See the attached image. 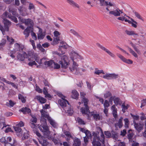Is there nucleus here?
Instances as JSON below:
<instances>
[{
    "mask_svg": "<svg viewBox=\"0 0 146 146\" xmlns=\"http://www.w3.org/2000/svg\"><path fill=\"white\" fill-rule=\"evenodd\" d=\"M60 43L62 44V45L60 46L58 48L60 52H59L57 53V54L59 56L61 57V60H60L58 63L61 65V67L62 68H66L69 64V60L68 57L66 56L63 55L62 56L61 55L65 53V51L62 50V49H66L67 48L68 45L64 42H62Z\"/></svg>",
    "mask_w": 146,
    "mask_h": 146,
    "instance_id": "1",
    "label": "nucleus"
},
{
    "mask_svg": "<svg viewBox=\"0 0 146 146\" xmlns=\"http://www.w3.org/2000/svg\"><path fill=\"white\" fill-rule=\"evenodd\" d=\"M36 135L39 138L38 139V141L40 144L42 145V146H48L49 143L45 139V138L41 136L40 134L38 131L35 132Z\"/></svg>",
    "mask_w": 146,
    "mask_h": 146,
    "instance_id": "2",
    "label": "nucleus"
},
{
    "mask_svg": "<svg viewBox=\"0 0 146 146\" xmlns=\"http://www.w3.org/2000/svg\"><path fill=\"white\" fill-rule=\"evenodd\" d=\"M40 112L41 114L40 120L41 124H47L46 119L48 121L50 117L48 114H46L45 113V112L43 111V110H41Z\"/></svg>",
    "mask_w": 146,
    "mask_h": 146,
    "instance_id": "3",
    "label": "nucleus"
},
{
    "mask_svg": "<svg viewBox=\"0 0 146 146\" xmlns=\"http://www.w3.org/2000/svg\"><path fill=\"white\" fill-rule=\"evenodd\" d=\"M109 14L112 15L115 17L119 16L121 14L123 13L122 9L120 10L118 8L116 7L113 10L109 12Z\"/></svg>",
    "mask_w": 146,
    "mask_h": 146,
    "instance_id": "4",
    "label": "nucleus"
},
{
    "mask_svg": "<svg viewBox=\"0 0 146 146\" xmlns=\"http://www.w3.org/2000/svg\"><path fill=\"white\" fill-rule=\"evenodd\" d=\"M93 135L94 136L92 141V146H101L100 140L99 137L96 134L93 132Z\"/></svg>",
    "mask_w": 146,
    "mask_h": 146,
    "instance_id": "5",
    "label": "nucleus"
},
{
    "mask_svg": "<svg viewBox=\"0 0 146 146\" xmlns=\"http://www.w3.org/2000/svg\"><path fill=\"white\" fill-rule=\"evenodd\" d=\"M39 129L40 131L44 133V135L48 136L50 134V131L47 124H41Z\"/></svg>",
    "mask_w": 146,
    "mask_h": 146,
    "instance_id": "6",
    "label": "nucleus"
},
{
    "mask_svg": "<svg viewBox=\"0 0 146 146\" xmlns=\"http://www.w3.org/2000/svg\"><path fill=\"white\" fill-rule=\"evenodd\" d=\"M3 23L4 24V32L9 31V27L11 25V22L7 19H4L3 20Z\"/></svg>",
    "mask_w": 146,
    "mask_h": 146,
    "instance_id": "7",
    "label": "nucleus"
},
{
    "mask_svg": "<svg viewBox=\"0 0 146 146\" xmlns=\"http://www.w3.org/2000/svg\"><path fill=\"white\" fill-rule=\"evenodd\" d=\"M117 19L118 20L123 21H125V22H127L129 24H131V26L135 28H136L137 27V23L136 21V23H134L132 21H131L130 20H127L125 17H118Z\"/></svg>",
    "mask_w": 146,
    "mask_h": 146,
    "instance_id": "8",
    "label": "nucleus"
},
{
    "mask_svg": "<svg viewBox=\"0 0 146 146\" xmlns=\"http://www.w3.org/2000/svg\"><path fill=\"white\" fill-rule=\"evenodd\" d=\"M119 76L118 74H116L115 73L106 74L104 75L103 78L108 80L114 79L118 78Z\"/></svg>",
    "mask_w": 146,
    "mask_h": 146,
    "instance_id": "9",
    "label": "nucleus"
},
{
    "mask_svg": "<svg viewBox=\"0 0 146 146\" xmlns=\"http://www.w3.org/2000/svg\"><path fill=\"white\" fill-rule=\"evenodd\" d=\"M96 45L99 48L107 52L111 57L113 58L115 57V56L114 54L111 52L109 50L105 48L104 46L98 43H97Z\"/></svg>",
    "mask_w": 146,
    "mask_h": 146,
    "instance_id": "10",
    "label": "nucleus"
},
{
    "mask_svg": "<svg viewBox=\"0 0 146 146\" xmlns=\"http://www.w3.org/2000/svg\"><path fill=\"white\" fill-rule=\"evenodd\" d=\"M100 1V5L101 6L106 5V6H109L110 7H115L116 6L115 4L113 2L111 1L108 2L105 1V0H98Z\"/></svg>",
    "mask_w": 146,
    "mask_h": 146,
    "instance_id": "11",
    "label": "nucleus"
},
{
    "mask_svg": "<svg viewBox=\"0 0 146 146\" xmlns=\"http://www.w3.org/2000/svg\"><path fill=\"white\" fill-rule=\"evenodd\" d=\"M84 103V106L81 108V111L82 114H87L88 112L90 113V110L89 109V107L88 106V103Z\"/></svg>",
    "mask_w": 146,
    "mask_h": 146,
    "instance_id": "12",
    "label": "nucleus"
},
{
    "mask_svg": "<svg viewBox=\"0 0 146 146\" xmlns=\"http://www.w3.org/2000/svg\"><path fill=\"white\" fill-rule=\"evenodd\" d=\"M14 47L15 48L13 49V50H15L16 52L17 51L21 52L23 50L24 46L21 44L16 43L14 44Z\"/></svg>",
    "mask_w": 146,
    "mask_h": 146,
    "instance_id": "13",
    "label": "nucleus"
},
{
    "mask_svg": "<svg viewBox=\"0 0 146 146\" xmlns=\"http://www.w3.org/2000/svg\"><path fill=\"white\" fill-rule=\"evenodd\" d=\"M13 128L16 132V135L19 137H21L23 135V131L21 128L16 126H14Z\"/></svg>",
    "mask_w": 146,
    "mask_h": 146,
    "instance_id": "14",
    "label": "nucleus"
},
{
    "mask_svg": "<svg viewBox=\"0 0 146 146\" xmlns=\"http://www.w3.org/2000/svg\"><path fill=\"white\" fill-rule=\"evenodd\" d=\"M90 115L93 116L94 119L98 121L100 119V116L99 114L97 113L96 111H93L90 113Z\"/></svg>",
    "mask_w": 146,
    "mask_h": 146,
    "instance_id": "15",
    "label": "nucleus"
},
{
    "mask_svg": "<svg viewBox=\"0 0 146 146\" xmlns=\"http://www.w3.org/2000/svg\"><path fill=\"white\" fill-rule=\"evenodd\" d=\"M134 126L136 129L139 133L143 129V125L140 123H136L135 121H133Z\"/></svg>",
    "mask_w": 146,
    "mask_h": 146,
    "instance_id": "16",
    "label": "nucleus"
},
{
    "mask_svg": "<svg viewBox=\"0 0 146 146\" xmlns=\"http://www.w3.org/2000/svg\"><path fill=\"white\" fill-rule=\"evenodd\" d=\"M134 133L132 132V130H129L127 132V138L129 139V142H134V141L132 139V137L133 136Z\"/></svg>",
    "mask_w": 146,
    "mask_h": 146,
    "instance_id": "17",
    "label": "nucleus"
},
{
    "mask_svg": "<svg viewBox=\"0 0 146 146\" xmlns=\"http://www.w3.org/2000/svg\"><path fill=\"white\" fill-rule=\"evenodd\" d=\"M58 103L63 108L65 107L67 103L69 105L68 102L64 99L62 100H60L58 101Z\"/></svg>",
    "mask_w": 146,
    "mask_h": 146,
    "instance_id": "18",
    "label": "nucleus"
},
{
    "mask_svg": "<svg viewBox=\"0 0 146 146\" xmlns=\"http://www.w3.org/2000/svg\"><path fill=\"white\" fill-rule=\"evenodd\" d=\"M32 29L31 27H29L25 30L23 33L25 35L26 38H27L29 36L32 30Z\"/></svg>",
    "mask_w": 146,
    "mask_h": 146,
    "instance_id": "19",
    "label": "nucleus"
},
{
    "mask_svg": "<svg viewBox=\"0 0 146 146\" xmlns=\"http://www.w3.org/2000/svg\"><path fill=\"white\" fill-rule=\"evenodd\" d=\"M35 99H36L41 104H44L46 102V99L42 97L39 96H35Z\"/></svg>",
    "mask_w": 146,
    "mask_h": 146,
    "instance_id": "20",
    "label": "nucleus"
},
{
    "mask_svg": "<svg viewBox=\"0 0 146 146\" xmlns=\"http://www.w3.org/2000/svg\"><path fill=\"white\" fill-rule=\"evenodd\" d=\"M70 71L72 72V73L76 75H79L80 74V69L77 67H75V66L72 67V68H69Z\"/></svg>",
    "mask_w": 146,
    "mask_h": 146,
    "instance_id": "21",
    "label": "nucleus"
},
{
    "mask_svg": "<svg viewBox=\"0 0 146 146\" xmlns=\"http://www.w3.org/2000/svg\"><path fill=\"white\" fill-rule=\"evenodd\" d=\"M24 23L26 25H30V27H31V28L33 27L34 25V23L33 21L29 19H25Z\"/></svg>",
    "mask_w": 146,
    "mask_h": 146,
    "instance_id": "22",
    "label": "nucleus"
},
{
    "mask_svg": "<svg viewBox=\"0 0 146 146\" xmlns=\"http://www.w3.org/2000/svg\"><path fill=\"white\" fill-rule=\"evenodd\" d=\"M72 93V94L71 96L72 98L74 99H77L79 96V94L77 91L75 90H73Z\"/></svg>",
    "mask_w": 146,
    "mask_h": 146,
    "instance_id": "23",
    "label": "nucleus"
},
{
    "mask_svg": "<svg viewBox=\"0 0 146 146\" xmlns=\"http://www.w3.org/2000/svg\"><path fill=\"white\" fill-rule=\"evenodd\" d=\"M113 102L116 106L118 105H121L122 103L121 100L118 97L115 98L114 99Z\"/></svg>",
    "mask_w": 146,
    "mask_h": 146,
    "instance_id": "24",
    "label": "nucleus"
},
{
    "mask_svg": "<svg viewBox=\"0 0 146 146\" xmlns=\"http://www.w3.org/2000/svg\"><path fill=\"white\" fill-rule=\"evenodd\" d=\"M85 95L86 94L85 93L83 92H80V96L81 98H82V103H88V100L85 97Z\"/></svg>",
    "mask_w": 146,
    "mask_h": 146,
    "instance_id": "25",
    "label": "nucleus"
},
{
    "mask_svg": "<svg viewBox=\"0 0 146 146\" xmlns=\"http://www.w3.org/2000/svg\"><path fill=\"white\" fill-rule=\"evenodd\" d=\"M20 111L22 112L24 114L27 113H31V110L29 108L26 107L23 108L20 110Z\"/></svg>",
    "mask_w": 146,
    "mask_h": 146,
    "instance_id": "26",
    "label": "nucleus"
},
{
    "mask_svg": "<svg viewBox=\"0 0 146 146\" xmlns=\"http://www.w3.org/2000/svg\"><path fill=\"white\" fill-rule=\"evenodd\" d=\"M48 121L50 124L54 128H57V125L56 123L54 120H52L50 117Z\"/></svg>",
    "mask_w": 146,
    "mask_h": 146,
    "instance_id": "27",
    "label": "nucleus"
},
{
    "mask_svg": "<svg viewBox=\"0 0 146 146\" xmlns=\"http://www.w3.org/2000/svg\"><path fill=\"white\" fill-rule=\"evenodd\" d=\"M123 119V117H121L119 119L118 122L115 124V126L116 127L117 126H118L120 128H121L123 126V123L122 122Z\"/></svg>",
    "mask_w": 146,
    "mask_h": 146,
    "instance_id": "28",
    "label": "nucleus"
},
{
    "mask_svg": "<svg viewBox=\"0 0 146 146\" xmlns=\"http://www.w3.org/2000/svg\"><path fill=\"white\" fill-rule=\"evenodd\" d=\"M70 32L74 35L77 36L78 38L81 39H83V37L79 33L73 29H71L70 30Z\"/></svg>",
    "mask_w": 146,
    "mask_h": 146,
    "instance_id": "29",
    "label": "nucleus"
},
{
    "mask_svg": "<svg viewBox=\"0 0 146 146\" xmlns=\"http://www.w3.org/2000/svg\"><path fill=\"white\" fill-rule=\"evenodd\" d=\"M74 143L73 144L74 146H80L81 142L80 140L78 138H75L74 140Z\"/></svg>",
    "mask_w": 146,
    "mask_h": 146,
    "instance_id": "30",
    "label": "nucleus"
},
{
    "mask_svg": "<svg viewBox=\"0 0 146 146\" xmlns=\"http://www.w3.org/2000/svg\"><path fill=\"white\" fill-rule=\"evenodd\" d=\"M16 144V141L14 139L11 143L6 142L5 144V146H15Z\"/></svg>",
    "mask_w": 146,
    "mask_h": 146,
    "instance_id": "31",
    "label": "nucleus"
},
{
    "mask_svg": "<svg viewBox=\"0 0 146 146\" xmlns=\"http://www.w3.org/2000/svg\"><path fill=\"white\" fill-rule=\"evenodd\" d=\"M130 44L133 47L134 50L138 54H141L140 51L137 48L135 44H133L131 42Z\"/></svg>",
    "mask_w": 146,
    "mask_h": 146,
    "instance_id": "32",
    "label": "nucleus"
},
{
    "mask_svg": "<svg viewBox=\"0 0 146 146\" xmlns=\"http://www.w3.org/2000/svg\"><path fill=\"white\" fill-rule=\"evenodd\" d=\"M128 49L130 53L135 57L136 58H138V56L137 53L133 50L131 48L129 47H128Z\"/></svg>",
    "mask_w": 146,
    "mask_h": 146,
    "instance_id": "33",
    "label": "nucleus"
},
{
    "mask_svg": "<svg viewBox=\"0 0 146 146\" xmlns=\"http://www.w3.org/2000/svg\"><path fill=\"white\" fill-rule=\"evenodd\" d=\"M54 64V62L53 60H50L48 61H45L44 62V64L46 66L53 67V65Z\"/></svg>",
    "mask_w": 146,
    "mask_h": 146,
    "instance_id": "34",
    "label": "nucleus"
},
{
    "mask_svg": "<svg viewBox=\"0 0 146 146\" xmlns=\"http://www.w3.org/2000/svg\"><path fill=\"white\" fill-rule=\"evenodd\" d=\"M29 131L26 130L25 132H24L23 134V136L22 138V140L26 139L28 138L29 137Z\"/></svg>",
    "mask_w": 146,
    "mask_h": 146,
    "instance_id": "35",
    "label": "nucleus"
},
{
    "mask_svg": "<svg viewBox=\"0 0 146 146\" xmlns=\"http://www.w3.org/2000/svg\"><path fill=\"white\" fill-rule=\"evenodd\" d=\"M125 32L127 35H129L131 36L134 35H138L137 34L135 33V32L133 31H129L126 30L125 31Z\"/></svg>",
    "mask_w": 146,
    "mask_h": 146,
    "instance_id": "36",
    "label": "nucleus"
},
{
    "mask_svg": "<svg viewBox=\"0 0 146 146\" xmlns=\"http://www.w3.org/2000/svg\"><path fill=\"white\" fill-rule=\"evenodd\" d=\"M129 105L128 104H127L126 106L125 105V103H123L121 105L122 108V111L123 113H125V110H127L129 108Z\"/></svg>",
    "mask_w": 146,
    "mask_h": 146,
    "instance_id": "37",
    "label": "nucleus"
},
{
    "mask_svg": "<svg viewBox=\"0 0 146 146\" xmlns=\"http://www.w3.org/2000/svg\"><path fill=\"white\" fill-rule=\"evenodd\" d=\"M31 116L32 118L30 119L31 122L36 123L37 121V119L36 116L33 115H31Z\"/></svg>",
    "mask_w": 146,
    "mask_h": 146,
    "instance_id": "38",
    "label": "nucleus"
},
{
    "mask_svg": "<svg viewBox=\"0 0 146 146\" xmlns=\"http://www.w3.org/2000/svg\"><path fill=\"white\" fill-rule=\"evenodd\" d=\"M18 98L19 99L21 100V102L23 103H25L26 102V100L24 98V97L21 94H19L18 95Z\"/></svg>",
    "mask_w": 146,
    "mask_h": 146,
    "instance_id": "39",
    "label": "nucleus"
},
{
    "mask_svg": "<svg viewBox=\"0 0 146 146\" xmlns=\"http://www.w3.org/2000/svg\"><path fill=\"white\" fill-rule=\"evenodd\" d=\"M133 12L134 13L135 16L138 19L143 21L142 19V17H141L140 15L137 12L135 11H133Z\"/></svg>",
    "mask_w": 146,
    "mask_h": 146,
    "instance_id": "40",
    "label": "nucleus"
},
{
    "mask_svg": "<svg viewBox=\"0 0 146 146\" xmlns=\"http://www.w3.org/2000/svg\"><path fill=\"white\" fill-rule=\"evenodd\" d=\"M9 11L10 13H12L13 15L17 16L18 14H17V12L15 9L9 8Z\"/></svg>",
    "mask_w": 146,
    "mask_h": 146,
    "instance_id": "41",
    "label": "nucleus"
},
{
    "mask_svg": "<svg viewBox=\"0 0 146 146\" xmlns=\"http://www.w3.org/2000/svg\"><path fill=\"white\" fill-rule=\"evenodd\" d=\"M76 121L79 124L85 125V124L84 121L80 117H78L77 118Z\"/></svg>",
    "mask_w": 146,
    "mask_h": 146,
    "instance_id": "42",
    "label": "nucleus"
},
{
    "mask_svg": "<svg viewBox=\"0 0 146 146\" xmlns=\"http://www.w3.org/2000/svg\"><path fill=\"white\" fill-rule=\"evenodd\" d=\"M85 134H86V136L85 137H86L88 139L91 138L92 137L91 134L90 132L88 130L87 131H86Z\"/></svg>",
    "mask_w": 146,
    "mask_h": 146,
    "instance_id": "43",
    "label": "nucleus"
},
{
    "mask_svg": "<svg viewBox=\"0 0 146 146\" xmlns=\"http://www.w3.org/2000/svg\"><path fill=\"white\" fill-rule=\"evenodd\" d=\"M8 17L11 19L12 21H13L15 23H17L18 21L17 18L14 16H12L11 15H8Z\"/></svg>",
    "mask_w": 146,
    "mask_h": 146,
    "instance_id": "44",
    "label": "nucleus"
},
{
    "mask_svg": "<svg viewBox=\"0 0 146 146\" xmlns=\"http://www.w3.org/2000/svg\"><path fill=\"white\" fill-rule=\"evenodd\" d=\"M16 52V51L13 50L10 51L8 54L12 58H13L15 57V56L14 55V54H15Z\"/></svg>",
    "mask_w": 146,
    "mask_h": 146,
    "instance_id": "45",
    "label": "nucleus"
},
{
    "mask_svg": "<svg viewBox=\"0 0 146 146\" xmlns=\"http://www.w3.org/2000/svg\"><path fill=\"white\" fill-rule=\"evenodd\" d=\"M104 134L106 135V137L107 138H109L111 137V133L108 131H105L104 132Z\"/></svg>",
    "mask_w": 146,
    "mask_h": 146,
    "instance_id": "46",
    "label": "nucleus"
},
{
    "mask_svg": "<svg viewBox=\"0 0 146 146\" xmlns=\"http://www.w3.org/2000/svg\"><path fill=\"white\" fill-rule=\"evenodd\" d=\"M45 35L43 34L42 32H40L38 34V39H42L44 37Z\"/></svg>",
    "mask_w": 146,
    "mask_h": 146,
    "instance_id": "47",
    "label": "nucleus"
},
{
    "mask_svg": "<svg viewBox=\"0 0 146 146\" xmlns=\"http://www.w3.org/2000/svg\"><path fill=\"white\" fill-rule=\"evenodd\" d=\"M17 57L18 60L21 61H23L24 60V58L23 56V55L19 53L18 54Z\"/></svg>",
    "mask_w": 146,
    "mask_h": 146,
    "instance_id": "48",
    "label": "nucleus"
},
{
    "mask_svg": "<svg viewBox=\"0 0 146 146\" xmlns=\"http://www.w3.org/2000/svg\"><path fill=\"white\" fill-rule=\"evenodd\" d=\"M64 110L65 111H67V113L70 115H72L73 113V110H71L70 108H66L64 109Z\"/></svg>",
    "mask_w": 146,
    "mask_h": 146,
    "instance_id": "49",
    "label": "nucleus"
},
{
    "mask_svg": "<svg viewBox=\"0 0 146 146\" xmlns=\"http://www.w3.org/2000/svg\"><path fill=\"white\" fill-rule=\"evenodd\" d=\"M8 15H9V13L7 11L5 12L2 15L1 17L3 19V20H4V19H6V18L8 17Z\"/></svg>",
    "mask_w": 146,
    "mask_h": 146,
    "instance_id": "50",
    "label": "nucleus"
},
{
    "mask_svg": "<svg viewBox=\"0 0 146 146\" xmlns=\"http://www.w3.org/2000/svg\"><path fill=\"white\" fill-rule=\"evenodd\" d=\"M125 122V128L129 127V120L127 118H125L124 119Z\"/></svg>",
    "mask_w": 146,
    "mask_h": 146,
    "instance_id": "51",
    "label": "nucleus"
},
{
    "mask_svg": "<svg viewBox=\"0 0 146 146\" xmlns=\"http://www.w3.org/2000/svg\"><path fill=\"white\" fill-rule=\"evenodd\" d=\"M101 137H102V139H101V140H100V141H101L102 143L103 144H104V146H105L104 145V142H105V136L103 133V131H102L101 134Z\"/></svg>",
    "mask_w": 146,
    "mask_h": 146,
    "instance_id": "52",
    "label": "nucleus"
},
{
    "mask_svg": "<svg viewBox=\"0 0 146 146\" xmlns=\"http://www.w3.org/2000/svg\"><path fill=\"white\" fill-rule=\"evenodd\" d=\"M31 35L32 36V38L36 40L37 39V36L35 33H34L33 31L32 30L31 31Z\"/></svg>",
    "mask_w": 146,
    "mask_h": 146,
    "instance_id": "53",
    "label": "nucleus"
},
{
    "mask_svg": "<svg viewBox=\"0 0 146 146\" xmlns=\"http://www.w3.org/2000/svg\"><path fill=\"white\" fill-rule=\"evenodd\" d=\"M7 40L10 42L11 44H13L14 42V40L12 38H10L9 36H7Z\"/></svg>",
    "mask_w": 146,
    "mask_h": 146,
    "instance_id": "54",
    "label": "nucleus"
},
{
    "mask_svg": "<svg viewBox=\"0 0 146 146\" xmlns=\"http://www.w3.org/2000/svg\"><path fill=\"white\" fill-rule=\"evenodd\" d=\"M123 62L129 64H131L133 63V62L132 60L130 59H127L125 58Z\"/></svg>",
    "mask_w": 146,
    "mask_h": 146,
    "instance_id": "55",
    "label": "nucleus"
},
{
    "mask_svg": "<svg viewBox=\"0 0 146 146\" xmlns=\"http://www.w3.org/2000/svg\"><path fill=\"white\" fill-rule=\"evenodd\" d=\"M35 7L33 4L31 3H30L29 6V9L31 10L33 9L35 10Z\"/></svg>",
    "mask_w": 146,
    "mask_h": 146,
    "instance_id": "56",
    "label": "nucleus"
},
{
    "mask_svg": "<svg viewBox=\"0 0 146 146\" xmlns=\"http://www.w3.org/2000/svg\"><path fill=\"white\" fill-rule=\"evenodd\" d=\"M53 67L54 68L57 69L60 68V66L59 64L56 63H55L54 62V64H53Z\"/></svg>",
    "mask_w": 146,
    "mask_h": 146,
    "instance_id": "57",
    "label": "nucleus"
},
{
    "mask_svg": "<svg viewBox=\"0 0 146 146\" xmlns=\"http://www.w3.org/2000/svg\"><path fill=\"white\" fill-rule=\"evenodd\" d=\"M24 125V123L22 121H20L18 124L16 125V126L19 127H23Z\"/></svg>",
    "mask_w": 146,
    "mask_h": 146,
    "instance_id": "58",
    "label": "nucleus"
},
{
    "mask_svg": "<svg viewBox=\"0 0 146 146\" xmlns=\"http://www.w3.org/2000/svg\"><path fill=\"white\" fill-rule=\"evenodd\" d=\"M141 108L146 105V99L143 100L141 101Z\"/></svg>",
    "mask_w": 146,
    "mask_h": 146,
    "instance_id": "59",
    "label": "nucleus"
},
{
    "mask_svg": "<svg viewBox=\"0 0 146 146\" xmlns=\"http://www.w3.org/2000/svg\"><path fill=\"white\" fill-rule=\"evenodd\" d=\"M111 96V94L109 92H107L104 95V97L106 98H107Z\"/></svg>",
    "mask_w": 146,
    "mask_h": 146,
    "instance_id": "60",
    "label": "nucleus"
},
{
    "mask_svg": "<svg viewBox=\"0 0 146 146\" xmlns=\"http://www.w3.org/2000/svg\"><path fill=\"white\" fill-rule=\"evenodd\" d=\"M65 135L68 137L71 138L72 137V136L70 134V132L67 131H66L64 133Z\"/></svg>",
    "mask_w": 146,
    "mask_h": 146,
    "instance_id": "61",
    "label": "nucleus"
},
{
    "mask_svg": "<svg viewBox=\"0 0 146 146\" xmlns=\"http://www.w3.org/2000/svg\"><path fill=\"white\" fill-rule=\"evenodd\" d=\"M117 55L118 57H119L123 61L125 58L119 54H117Z\"/></svg>",
    "mask_w": 146,
    "mask_h": 146,
    "instance_id": "62",
    "label": "nucleus"
},
{
    "mask_svg": "<svg viewBox=\"0 0 146 146\" xmlns=\"http://www.w3.org/2000/svg\"><path fill=\"white\" fill-rule=\"evenodd\" d=\"M13 113L12 112H7L5 113V115L6 117H9L12 115Z\"/></svg>",
    "mask_w": 146,
    "mask_h": 146,
    "instance_id": "63",
    "label": "nucleus"
},
{
    "mask_svg": "<svg viewBox=\"0 0 146 146\" xmlns=\"http://www.w3.org/2000/svg\"><path fill=\"white\" fill-rule=\"evenodd\" d=\"M54 34L55 37H58L60 35V33L57 31H55L54 32Z\"/></svg>",
    "mask_w": 146,
    "mask_h": 146,
    "instance_id": "64",
    "label": "nucleus"
}]
</instances>
